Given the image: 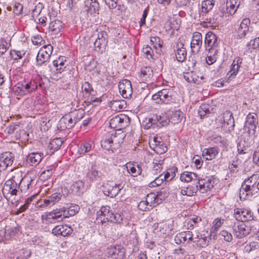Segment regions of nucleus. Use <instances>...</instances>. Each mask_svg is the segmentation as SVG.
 <instances>
[{"mask_svg": "<svg viewBox=\"0 0 259 259\" xmlns=\"http://www.w3.org/2000/svg\"><path fill=\"white\" fill-rule=\"evenodd\" d=\"M183 117V113L180 110H176L172 112L170 118L167 121L164 118L157 115H154L151 118L148 119V122L145 125V128L148 130L150 128H162L166 126L171 123L175 124L181 122Z\"/></svg>", "mask_w": 259, "mask_h": 259, "instance_id": "f257e3e1", "label": "nucleus"}, {"mask_svg": "<svg viewBox=\"0 0 259 259\" xmlns=\"http://www.w3.org/2000/svg\"><path fill=\"white\" fill-rule=\"evenodd\" d=\"M259 177L258 175H253L247 179H245L242 184L239 195L241 199H245L248 196H253L257 193L256 184Z\"/></svg>", "mask_w": 259, "mask_h": 259, "instance_id": "f03ea898", "label": "nucleus"}, {"mask_svg": "<svg viewBox=\"0 0 259 259\" xmlns=\"http://www.w3.org/2000/svg\"><path fill=\"white\" fill-rule=\"evenodd\" d=\"M117 131H111L109 133L111 137L105 139L101 144L102 147L108 150H111L114 152V150L118 148L119 144L122 142L125 137L123 131L120 133H117Z\"/></svg>", "mask_w": 259, "mask_h": 259, "instance_id": "7ed1b4c3", "label": "nucleus"}, {"mask_svg": "<svg viewBox=\"0 0 259 259\" xmlns=\"http://www.w3.org/2000/svg\"><path fill=\"white\" fill-rule=\"evenodd\" d=\"M19 186L13 179L7 180L2 190L3 194L6 199L11 201L12 203L17 202L18 200L15 197L19 192Z\"/></svg>", "mask_w": 259, "mask_h": 259, "instance_id": "20e7f679", "label": "nucleus"}, {"mask_svg": "<svg viewBox=\"0 0 259 259\" xmlns=\"http://www.w3.org/2000/svg\"><path fill=\"white\" fill-rule=\"evenodd\" d=\"M233 233L238 238H242L248 235L251 231L250 226H247L243 222H234L232 225Z\"/></svg>", "mask_w": 259, "mask_h": 259, "instance_id": "39448f33", "label": "nucleus"}, {"mask_svg": "<svg viewBox=\"0 0 259 259\" xmlns=\"http://www.w3.org/2000/svg\"><path fill=\"white\" fill-rule=\"evenodd\" d=\"M233 215L236 220L241 222L249 221L253 219L251 211L243 208H235Z\"/></svg>", "mask_w": 259, "mask_h": 259, "instance_id": "423d86ee", "label": "nucleus"}, {"mask_svg": "<svg viewBox=\"0 0 259 259\" xmlns=\"http://www.w3.org/2000/svg\"><path fill=\"white\" fill-rule=\"evenodd\" d=\"M103 188L104 194L110 197L116 196L121 189L120 185H117L111 182L104 183L103 185Z\"/></svg>", "mask_w": 259, "mask_h": 259, "instance_id": "0eeeda50", "label": "nucleus"}, {"mask_svg": "<svg viewBox=\"0 0 259 259\" xmlns=\"http://www.w3.org/2000/svg\"><path fill=\"white\" fill-rule=\"evenodd\" d=\"M198 190L202 193L207 192L214 187V182L212 177H206L203 179L198 177Z\"/></svg>", "mask_w": 259, "mask_h": 259, "instance_id": "6e6552de", "label": "nucleus"}, {"mask_svg": "<svg viewBox=\"0 0 259 259\" xmlns=\"http://www.w3.org/2000/svg\"><path fill=\"white\" fill-rule=\"evenodd\" d=\"M118 88L123 98L128 99L131 97L133 89L130 80L127 79L122 80V81L119 82Z\"/></svg>", "mask_w": 259, "mask_h": 259, "instance_id": "1a4fd4ad", "label": "nucleus"}, {"mask_svg": "<svg viewBox=\"0 0 259 259\" xmlns=\"http://www.w3.org/2000/svg\"><path fill=\"white\" fill-rule=\"evenodd\" d=\"M14 158V155L11 152H6L0 155V172L11 166Z\"/></svg>", "mask_w": 259, "mask_h": 259, "instance_id": "9d476101", "label": "nucleus"}, {"mask_svg": "<svg viewBox=\"0 0 259 259\" xmlns=\"http://www.w3.org/2000/svg\"><path fill=\"white\" fill-rule=\"evenodd\" d=\"M219 44L217 35L212 32H208L205 35L204 44L206 49H216Z\"/></svg>", "mask_w": 259, "mask_h": 259, "instance_id": "9b49d317", "label": "nucleus"}, {"mask_svg": "<svg viewBox=\"0 0 259 259\" xmlns=\"http://www.w3.org/2000/svg\"><path fill=\"white\" fill-rule=\"evenodd\" d=\"M64 207H60L54 209L47 213V219L52 220L54 222H59L63 221L64 217Z\"/></svg>", "mask_w": 259, "mask_h": 259, "instance_id": "f8f14e48", "label": "nucleus"}, {"mask_svg": "<svg viewBox=\"0 0 259 259\" xmlns=\"http://www.w3.org/2000/svg\"><path fill=\"white\" fill-rule=\"evenodd\" d=\"M202 44V36L200 32L193 33L191 42V48L193 52H198Z\"/></svg>", "mask_w": 259, "mask_h": 259, "instance_id": "ddd939ff", "label": "nucleus"}, {"mask_svg": "<svg viewBox=\"0 0 259 259\" xmlns=\"http://www.w3.org/2000/svg\"><path fill=\"white\" fill-rule=\"evenodd\" d=\"M198 18L204 27L211 26L215 23V19L211 18L208 13H199L198 16H195V19Z\"/></svg>", "mask_w": 259, "mask_h": 259, "instance_id": "4468645a", "label": "nucleus"}, {"mask_svg": "<svg viewBox=\"0 0 259 259\" xmlns=\"http://www.w3.org/2000/svg\"><path fill=\"white\" fill-rule=\"evenodd\" d=\"M224 122L222 124V128L224 130H230L233 128L235 126V122L233 117L232 113L226 111L224 113Z\"/></svg>", "mask_w": 259, "mask_h": 259, "instance_id": "2eb2a0df", "label": "nucleus"}, {"mask_svg": "<svg viewBox=\"0 0 259 259\" xmlns=\"http://www.w3.org/2000/svg\"><path fill=\"white\" fill-rule=\"evenodd\" d=\"M101 172L97 170V168L95 165H92L89 168L86 174L87 180L88 183H91L97 181L100 177Z\"/></svg>", "mask_w": 259, "mask_h": 259, "instance_id": "dca6fc26", "label": "nucleus"}, {"mask_svg": "<svg viewBox=\"0 0 259 259\" xmlns=\"http://www.w3.org/2000/svg\"><path fill=\"white\" fill-rule=\"evenodd\" d=\"M72 229L67 225L57 226L52 230V232L55 235H61L67 236L72 232Z\"/></svg>", "mask_w": 259, "mask_h": 259, "instance_id": "f3484780", "label": "nucleus"}, {"mask_svg": "<svg viewBox=\"0 0 259 259\" xmlns=\"http://www.w3.org/2000/svg\"><path fill=\"white\" fill-rule=\"evenodd\" d=\"M176 57L177 60L180 62H183L185 60L187 56V51L182 42H178L176 47Z\"/></svg>", "mask_w": 259, "mask_h": 259, "instance_id": "a211bd4d", "label": "nucleus"}, {"mask_svg": "<svg viewBox=\"0 0 259 259\" xmlns=\"http://www.w3.org/2000/svg\"><path fill=\"white\" fill-rule=\"evenodd\" d=\"M63 144V141L60 138H55L50 141L47 149V154L52 155L59 149Z\"/></svg>", "mask_w": 259, "mask_h": 259, "instance_id": "6ab92c4d", "label": "nucleus"}, {"mask_svg": "<svg viewBox=\"0 0 259 259\" xmlns=\"http://www.w3.org/2000/svg\"><path fill=\"white\" fill-rule=\"evenodd\" d=\"M192 239L193 234L191 231L181 232L175 237V241L177 244L184 243L187 240L188 241H191Z\"/></svg>", "mask_w": 259, "mask_h": 259, "instance_id": "aec40b11", "label": "nucleus"}, {"mask_svg": "<svg viewBox=\"0 0 259 259\" xmlns=\"http://www.w3.org/2000/svg\"><path fill=\"white\" fill-rule=\"evenodd\" d=\"M163 158L158 156L155 157L152 163L151 173L154 175H157L161 172L162 170L161 166L163 163Z\"/></svg>", "mask_w": 259, "mask_h": 259, "instance_id": "412c9836", "label": "nucleus"}, {"mask_svg": "<svg viewBox=\"0 0 259 259\" xmlns=\"http://www.w3.org/2000/svg\"><path fill=\"white\" fill-rule=\"evenodd\" d=\"M85 9L88 13L93 14L99 10V4L98 0H85Z\"/></svg>", "mask_w": 259, "mask_h": 259, "instance_id": "4be33fe9", "label": "nucleus"}, {"mask_svg": "<svg viewBox=\"0 0 259 259\" xmlns=\"http://www.w3.org/2000/svg\"><path fill=\"white\" fill-rule=\"evenodd\" d=\"M43 154L38 152L30 153L27 158V162L32 166H36L41 161Z\"/></svg>", "mask_w": 259, "mask_h": 259, "instance_id": "5701e85b", "label": "nucleus"}, {"mask_svg": "<svg viewBox=\"0 0 259 259\" xmlns=\"http://www.w3.org/2000/svg\"><path fill=\"white\" fill-rule=\"evenodd\" d=\"M112 212L110 210V207L108 206H102L101 207L100 210L97 212V216L99 219L101 217V220L106 222L109 221L111 218V213Z\"/></svg>", "mask_w": 259, "mask_h": 259, "instance_id": "b1692460", "label": "nucleus"}, {"mask_svg": "<svg viewBox=\"0 0 259 259\" xmlns=\"http://www.w3.org/2000/svg\"><path fill=\"white\" fill-rule=\"evenodd\" d=\"M257 124V115L249 113L246 117L245 128L248 130H255Z\"/></svg>", "mask_w": 259, "mask_h": 259, "instance_id": "393cba45", "label": "nucleus"}, {"mask_svg": "<svg viewBox=\"0 0 259 259\" xmlns=\"http://www.w3.org/2000/svg\"><path fill=\"white\" fill-rule=\"evenodd\" d=\"M242 59L239 57H236L234 60L232 65L231 69L230 70L229 72L230 73V76H235L240 71L239 69L242 67Z\"/></svg>", "mask_w": 259, "mask_h": 259, "instance_id": "a878e982", "label": "nucleus"}, {"mask_svg": "<svg viewBox=\"0 0 259 259\" xmlns=\"http://www.w3.org/2000/svg\"><path fill=\"white\" fill-rule=\"evenodd\" d=\"M219 153V149L216 147L205 148L202 151V156L206 160H210L214 158Z\"/></svg>", "mask_w": 259, "mask_h": 259, "instance_id": "bb28decb", "label": "nucleus"}, {"mask_svg": "<svg viewBox=\"0 0 259 259\" xmlns=\"http://www.w3.org/2000/svg\"><path fill=\"white\" fill-rule=\"evenodd\" d=\"M146 200L147 203L149 204L151 208H153L161 202L157 194L154 193H151L147 194Z\"/></svg>", "mask_w": 259, "mask_h": 259, "instance_id": "cd10ccee", "label": "nucleus"}, {"mask_svg": "<svg viewBox=\"0 0 259 259\" xmlns=\"http://www.w3.org/2000/svg\"><path fill=\"white\" fill-rule=\"evenodd\" d=\"M213 112V108L208 104H202L198 110V114L201 118H204L206 115Z\"/></svg>", "mask_w": 259, "mask_h": 259, "instance_id": "c85d7f7f", "label": "nucleus"}, {"mask_svg": "<svg viewBox=\"0 0 259 259\" xmlns=\"http://www.w3.org/2000/svg\"><path fill=\"white\" fill-rule=\"evenodd\" d=\"M125 166L128 173L133 177H137L142 172V169L138 164L127 163Z\"/></svg>", "mask_w": 259, "mask_h": 259, "instance_id": "c756f323", "label": "nucleus"}, {"mask_svg": "<svg viewBox=\"0 0 259 259\" xmlns=\"http://www.w3.org/2000/svg\"><path fill=\"white\" fill-rule=\"evenodd\" d=\"M32 181V177L29 174L26 176L24 179H22L20 184L18 185L21 191L26 193Z\"/></svg>", "mask_w": 259, "mask_h": 259, "instance_id": "7c9ffc66", "label": "nucleus"}, {"mask_svg": "<svg viewBox=\"0 0 259 259\" xmlns=\"http://www.w3.org/2000/svg\"><path fill=\"white\" fill-rule=\"evenodd\" d=\"M160 100L161 103L168 104L172 101V91L167 89L160 91Z\"/></svg>", "mask_w": 259, "mask_h": 259, "instance_id": "2f4dec72", "label": "nucleus"}, {"mask_svg": "<svg viewBox=\"0 0 259 259\" xmlns=\"http://www.w3.org/2000/svg\"><path fill=\"white\" fill-rule=\"evenodd\" d=\"M123 122V119L121 117L117 116L112 118L109 122V126L114 130H123V127L121 123Z\"/></svg>", "mask_w": 259, "mask_h": 259, "instance_id": "473e14b6", "label": "nucleus"}, {"mask_svg": "<svg viewBox=\"0 0 259 259\" xmlns=\"http://www.w3.org/2000/svg\"><path fill=\"white\" fill-rule=\"evenodd\" d=\"M249 22L250 21L248 19H244L240 23L238 28V36L240 37H244L246 34L249 29L248 24L249 23Z\"/></svg>", "mask_w": 259, "mask_h": 259, "instance_id": "72a5a7b5", "label": "nucleus"}, {"mask_svg": "<svg viewBox=\"0 0 259 259\" xmlns=\"http://www.w3.org/2000/svg\"><path fill=\"white\" fill-rule=\"evenodd\" d=\"M110 252L113 257L119 259L122 258L125 255V249L119 245L111 248Z\"/></svg>", "mask_w": 259, "mask_h": 259, "instance_id": "f704fd0d", "label": "nucleus"}, {"mask_svg": "<svg viewBox=\"0 0 259 259\" xmlns=\"http://www.w3.org/2000/svg\"><path fill=\"white\" fill-rule=\"evenodd\" d=\"M198 176L194 172L185 171L181 174L180 180L182 182H189L193 180H198Z\"/></svg>", "mask_w": 259, "mask_h": 259, "instance_id": "c9c22d12", "label": "nucleus"}, {"mask_svg": "<svg viewBox=\"0 0 259 259\" xmlns=\"http://www.w3.org/2000/svg\"><path fill=\"white\" fill-rule=\"evenodd\" d=\"M218 53V51L217 49L208 50V52L206 57V62L207 64L211 65L216 62Z\"/></svg>", "mask_w": 259, "mask_h": 259, "instance_id": "e433bc0d", "label": "nucleus"}, {"mask_svg": "<svg viewBox=\"0 0 259 259\" xmlns=\"http://www.w3.org/2000/svg\"><path fill=\"white\" fill-rule=\"evenodd\" d=\"M198 186L189 185L186 187L183 188L181 189V193L183 195H187L188 196H193L197 191Z\"/></svg>", "mask_w": 259, "mask_h": 259, "instance_id": "4c0bfd02", "label": "nucleus"}, {"mask_svg": "<svg viewBox=\"0 0 259 259\" xmlns=\"http://www.w3.org/2000/svg\"><path fill=\"white\" fill-rule=\"evenodd\" d=\"M22 83L25 95L34 91L37 88V86L34 81H30L28 82L24 81Z\"/></svg>", "mask_w": 259, "mask_h": 259, "instance_id": "58836bf2", "label": "nucleus"}, {"mask_svg": "<svg viewBox=\"0 0 259 259\" xmlns=\"http://www.w3.org/2000/svg\"><path fill=\"white\" fill-rule=\"evenodd\" d=\"M237 9L231 3V0H227L225 7H223V12L228 15H233Z\"/></svg>", "mask_w": 259, "mask_h": 259, "instance_id": "ea45409f", "label": "nucleus"}, {"mask_svg": "<svg viewBox=\"0 0 259 259\" xmlns=\"http://www.w3.org/2000/svg\"><path fill=\"white\" fill-rule=\"evenodd\" d=\"M124 100H114L110 102V107L113 110L119 111L125 108Z\"/></svg>", "mask_w": 259, "mask_h": 259, "instance_id": "a19ab883", "label": "nucleus"}, {"mask_svg": "<svg viewBox=\"0 0 259 259\" xmlns=\"http://www.w3.org/2000/svg\"><path fill=\"white\" fill-rule=\"evenodd\" d=\"M214 5V2L213 0H204L202 1L201 4V12L199 13H208Z\"/></svg>", "mask_w": 259, "mask_h": 259, "instance_id": "79ce46f5", "label": "nucleus"}, {"mask_svg": "<svg viewBox=\"0 0 259 259\" xmlns=\"http://www.w3.org/2000/svg\"><path fill=\"white\" fill-rule=\"evenodd\" d=\"M72 191L76 193H82L84 190V182L83 181H78L74 182L71 186Z\"/></svg>", "mask_w": 259, "mask_h": 259, "instance_id": "37998d69", "label": "nucleus"}, {"mask_svg": "<svg viewBox=\"0 0 259 259\" xmlns=\"http://www.w3.org/2000/svg\"><path fill=\"white\" fill-rule=\"evenodd\" d=\"M64 207V218H69V217L74 215L78 211L79 207L77 205L69 207L66 208Z\"/></svg>", "mask_w": 259, "mask_h": 259, "instance_id": "c03bdc74", "label": "nucleus"}, {"mask_svg": "<svg viewBox=\"0 0 259 259\" xmlns=\"http://www.w3.org/2000/svg\"><path fill=\"white\" fill-rule=\"evenodd\" d=\"M44 52L39 51L36 57V63L38 65H41L43 63L49 60L50 57Z\"/></svg>", "mask_w": 259, "mask_h": 259, "instance_id": "a18cd8bd", "label": "nucleus"}, {"mask_svg": "<svg viewBox=\"0 0 259 259\" xmlns=\"http://www.w3.org/2000/svg\"><path fill=\"white\" fill-rule=\"evenodd\" d=\"M152 70L149 67H145L142 69L140 77L143 80L150 79L153 75Z\"/></svg>", "mask_w": 259, "mask_h": 259, "instance_id": "49530a36", "label": "nucleus"}, {"mask_svg": "<svg viewBox=\"0 0 259 259\" xmlns=\"http://www.w3.org/2000/svg\"><path fill=\"white\" fill-rule=\"evenodd\" d=\"M62 27V22L58 20L52 21L49 26L50 29L55 33L59 32Z\"/></svg>", "mask_w": 259, "mask_h": 259, "instance_id": "de8ad7c7", "label": "nucleus"}, {"mask_svg": "<svg viewBox=\"0 0 259 259\" xmlns=\"http://www.w3.org/2000/svg\"><path fill=\"white\" fill-rule=\"evenodd\" d=\"M142 52L145 57L148 60L153 59L154 52L152 49L148 45H145L143 48Z\"/></svg>", "mask_w": 259, "mask_h": 259, "instance_id": "09e8293b", "label": "nucleus"}, {"mask_svg": "<svg viewBox=\"0 0 259 259\" xmlns=\"http://www.w3.org/2000/svg\"><path fill=\"white\" fill-rule=\"evenodd\" d=\"M108 41H105L103 39L102 40H99L98 39H96L94 42V46L96 48V50L98 51H101L102 52L103 49H105V47L107 45Z\"/></svg>", "mask_w": 259, "mask_h": 259, "instance_id": "8fccbe9b", "label": "nucleus"}, {"mask_svg": "<svg viewBox=\"0 0 259 259\" xmlns=\"http://www.w3.org/2000/svg\"><path fill=\"white\" fill-rule=\"evenodd\" d=\"M25 54V52L23 50L18 51L16 50H11L10 55L11 57L14 60H18L21 59Z\"/></svg>", "mask_w": 259, "mask_h": 259, "instance_id": "3c124183", "label": "nucleus"}, {"mask_svg": "<svg viewBox=\"0 0 259 259\" xmlns=\"http://www.w3.org/2000/svg\"><path fill=\"white\" fill-rule=\"evenodd\" d=\"M201 221V219L199 217H194L189 219L187 224V227L188 229H193L196 224Z\"/></svg>", "mask_w": 259, "mask_h": 259, "instance_id": "603ef678", "label": "nucleus"}, {"mask_svg": "<svg viewBox=\"0 0 259 259\" xmlns=\"http://www.w3.org/2000/svg\"><path fill=\"white\" fill-rule=\"evenodd\" d=\"M155 142L154 150L157 153L162 154L165 153L167 151V147L163 145V144H161L160 142L156 141L155 139L154 140Z\"/></svg>", "mask_w": 259, "mask_h": 259, "instance_id": "864d4df0", "label": "nucleus"}, {"mask_svg": "<svg viewBox=\"0 0 259 259\" xmlns=\"http://www.w3.org/2000/svg\"><path fill=\"white\" fill-rule=\"evenodd\" d=\"M23 88V83L22 82H18L13 87V91L17 96L25 95Z\"/></svg>", "mask_w": 259, "mask_h": 259, "instance_id": "5fc2aeb1", "label": "nucleus"}, {"mask_svg": "<svg viewBox=\"0 0 259 259\" xmlns=\"http://www.w3.org/2000/svg\"><path fill=\"white\" fill-rule=\"evenodd\" d=\"M53 65L56 67L57 72L61 73L62 71L65 68V63L63 61V58L61 59L59 58L58 60H54L53 61Z\"/></svg>", "mask_w": 259, "mask_h": 259, "instance_id": "6e6d98bb", "label": "nucleus"}, {"mask_svg": "<svg viewBox=\"0 0 259 259\" xmlns=\"http://www.w3.org/2000/svg\"><path fill=\"white\" fill-rule=\"evenodd\" d=\"M110 214L111 218L109 220L108 222L114 223H121L122 222L123 217L120 213L112 212Z\"/></svg>", "mask_w": 259, "mask_h": 259, "instance_id": "4d7b16f0", "label": "nucleus"}, {"mask_svg": "<svg viewBox=\"0 0 259 259\" xmlns=\"http://www.w3.org/2000/svg\"><path fill=\"white\" fill-rule=\"evenodd\" d=\"M224 222V220L217 218L213 222V226L212 228V232H217Z\"/></svg>", "mask_w": 259, "mask_h": 259, "instance_id": "13d9d810", "label": "nucleus"}, {"mask_svg": "<svg viewBox=\"0 0 259 259\" xmlns=\"http://www.w3.org/2000/svg\"><path fill=\"white\" fill-rule=\"evenodd\" d=\"M177 168L174 167L171 169H169L167 171L164 176H163L165 181H170L175 177V170Z\"/></svg>", "mask_w": 259, "mask_h": 259, "instance_id": "bf43d9fd", "label": "nucleus"}, {"mask_svg": "<svg viewBox=\"0 0 259 259\" xmlns=\"http://www.w3.org/2000/svg\"><path fill=\"white\" fill-rule=\"evenodd\" d=\"M245 144L244 141H240L237 144V150L239 154H244L247 152L248 147Z\"/></svg>", "mask_w": 259, "mask_h": 259, "instance_id": "052dcab7", "label": "nucleus"}, {"mask_svg": "<svg viewBox=\"0 0 259 259\" xmlns=\"http://www.w3.org/2000/svg\"><path fill=\"white\" fill-rule=\"evenodd\" d=\"M10 45L6 40H2L0 41V56L4 55L9 48Z\"/></svg>", "mask_w": 259, "mask_h": 259, "instance_id": "680f3d73", "label": "nucleus"}, {"mask_svg": "<svg viewBox=\"0 0 259 259\" xmlns=\"http://www.w3.org/2000/svg\"><path fill=\"white\" fill-rule=\"evenodd\" d=\"M91 149V145L88 143H82L79 149L78 152L81 154H85Z\"/></svg>", "mask_w": 259, "mask_h": 259, "instance_id": "e2e57ef3", "label": "nucleus"}, {"mask_svg": "<svg viewBox=\"0 0 259 259\" xmlns=\"http://www.w3.org/2000/svg\"><path fill=\"white\" fill-rule=\"evenodd\" d=\"M82 90L86 94H91L93 92V89L91 84L88 81H85L82 83L81 86Z\"/></svg>", "mask_w": 259, "mask_h": 259, "instance_id": "0e129e2a", "label": "nucleus"}, {"mask_svg": "<svg viewBox=\"0 0 259 259\" xmlns=\"http://www.w3.org/2000/svg\"><path fill=\"white\" fill-rule=\"evenodd\" d=\"M62 196V195L60 193L56 192L49 197L51 200V202L54 205L61 199Z\"/></svg>", "mask_w": 259, "mask_h": 259, "instance_id": "69168bd1", "label": "nucleus"}, {"mask_svg": "<svg viewBox=\"0 0 259 259\" xmlns=\"http://www.w3.org/2000/svg\"><path fill=\"white\" fill-rule=\"evenodd\" d=\"M157 194L158 196L159 199L162 202V200H164L165 198L168 196V190H167L166 188H163L157 192Z\"/></svg>", "mask_w": 259, "mask_h": 259, "instance_id": "338daca9", "label": "nucleus"}, {"mask_svg": "<svg viewBox=\"0 0 259 259\" xmlns=\"http://www.w3.org/2000/svg\"><path fill=\"white\" fill-rule=\"evenodd\" d=\"M53 47L51 45H45L43 47H42L40 51L44 52V53H46L47 55L50 58L51 55L52 54Z\"/></svg>", "mask_w": 259, "mask_h": 259, "instance_id": "774afa93", "label": "nucleus"}]
</instances>
